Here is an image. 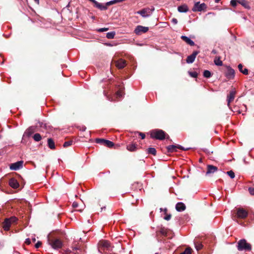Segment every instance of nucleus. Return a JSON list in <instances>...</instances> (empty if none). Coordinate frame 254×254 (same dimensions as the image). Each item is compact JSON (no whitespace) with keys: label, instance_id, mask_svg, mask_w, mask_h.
<instances>
[{"label":"nucleus","instance_id":"obj_1","mask_svg":"<svg viewBox=\"0 0 254 254\" xmlns=\"http://www.w3.org/2000/svg\"><path fill=\"white\" fill-rule=\"evenodd\" d=\"M48 243L55 250L61 249L64 245L63 241L57 237L55 233L48 235Z\"/></svg>","mask_w":254,"mask_h":254},{"label":"nucleus","instance_id":"obj_2","mask_svg":"<svg viewBox=\"0 0 254 254\" xmlns=\"http://www.w3.org/2000/svg\"><path fill=\"white\" fill-rule=\"evenodd\" d=\"M151 138L160 140H163L165 138L170 139L169 135L162 129H155L150 131Z\"/></svg>","mask_w":254,"mask_h":254},{"label":"nucleus","instance_id":"obj_3","mask_svg":"<svg viewBox=\"0 0 254 254\" xmlns=\"http://www.w3.org/2000/svg\"><path fill=\"white\" fill-rule=\"evenodd\" d=\"M18 218L15 216H11L9 218L4 219V221L2 223V227L5 231L9 230L10 226L12 224H16Z\"/></svg>","mask_w":254,"mask_h":254},{"label":"nucleus","instance_id":"obj_4","mask_svg":"<svg viewBox=\"0 0 254 254\" xmlns=\"http://www.w3.org/2000/svg\"><path fill=\"white\" fill-rule=\"evenodd\" d=\"M237 249L239 251L249 252L252 250V246L245 239L240 240L237 243Z\"/></svg>","mask_w":254,"mask_h":254},{"label":"nucleus","instance_id":"obj_5","mask_svg":"<svg viewBox=\"0 0 254 254\" xmlns=\"http://www.w3.org/2000/svg\"><path fill=\"white\" fill-rule=\"evenodd\" d=\"M236 212L235 216L233 217V220L236 218L245 219L248 215V211L243 208H238L236 209Z\"/></svg>","mask_w":254,"mask_h":254},{"label":"nucleus","instance_id":"obj_6","mask_svg":"<svg viewBox=\"0 0 254 254\" xmlns=\"http://www.w3.org/2000/svg\"><path fill=\"white\" fill-rule=\"evenodd\" d=\"M154 9L155 8L154 7H152L151 8H145L140 10L137 11L136 13L140 14L144 18H146L150 16L154 11Z\"/></svg>","mask_w":254,"mask_h":254},{"label":"nucleus","instance_id":"obj_7","mask_svg":"<svg viewBox=\"0 0 254 254\" xmlns=\"http://www.w3.org/2000/svg\"><path fill=\"white\" fill-rule=\"evenodd\" d=\"M167 153H172L175 152H177V149H181L183 150H187L188 149H185L184 147L180 145H171L167 146L166 147Z\"/></svg>","mask_w":254,"mask_h":254},{"label":"nucleus","instance_id":"obj_8","mask_svg":"<svg viewBox=\"0 0 254 254\" xmlns=\"http://www.w3.org/2000/svg\"><path fill=\"white\" fill-rule=\"evenodd\" d=\"M149 30L148 27H145L141 25L137 26L134 32L136 35H140L142 33H144L147 32Z\"/></svg>","mask_w":254,"mask_h":254},{"label":"nucleus","instance_id":"obj_9","mask_svg":"<svg viewBox=\"0 0 254 254\" xmlns=\"http://www.w3.org/2000/svg\"><path fill=\"white\" fill-rule=\"evenodd\" d=\"M206 7V4L204 3L200 4L199 2H196L194 3V6L192 10L193 11H201Z\"/></svg>","mask_w":254,"mask_h":254},{"label":"nucleus","instance_id":"obj_10","mask_svg":"<svg viewBox=\"0 0 254 254\" xmlns=\"http://www.w3.org/2000/svg\"><path fill=\"white\" fill-rule=\"evenodd\" d=\"M23 164V161H17L15 163L11 164L9 166V168L11 170H17L22 167Z\"/></svg>","mask_w":254,"mask_h":254},{"label":"nucleus","instance_id":"obj_11","mask_svg":"<svg viewBox=\"0 0 254 254\" xmlns=\"http://www.w3.org/2000/svg\"><path fill=\"white\" fill-rule=\"evenodd\" d=\"M198 53H199V51H194L191 55L187 57V58L186 59V62L188 64L192 63L194 61V60L196 58V57L198 55Z\"/></svg>","mask_w":254,"mask_h":254},{"label":"nucleus","instance_id":"obj_12","mask_svg":"<svg viewBox=\"0 0 254 254\" xmlns=\"http://www.w3.org/2000/svg\"><path fill=\"white\" fill-rule=\"evenodd\" d=\"M8 184L12 188L14 189H16L19 187V183L15 179L13 178L9 179Z\"/></svg>","mask_w":254,"mask_h":254},{"label":"nucleus","instance_id":"obj_13","mask_svg":"<svg viewBox=\"0 0 254 254\" xmlns=\"http://www.w3.org/2000/svg\"><path fill=\"white\" fill-rule=\"evenodd\" d=\"M169 232V230L165 228V227H161L159 231L156 232L157 235H161L164 237H167L168 234Z\"/></svg>","mask_w":254,"mask_h":254},{"label":"nucleus","instance_id":"obj_14","mask_svg":"<svg viewBox=\"0 0 254 254\" xmlns=\"http://www.w3.org/2000/svg\"><path fill=\"white\" fill-rule=\"evenodd\" d=\"M235 94V90H232L230 92L229 94L227 96V105L228 106H229L230 103L234 99Z\"/></svg>","mask_w":254,"mask_h":254},{"label":"nucleus","instance_id":"obj_15","mask_svg":"<svg viewBox=\"0 0 254 254\" xmlns=\"http://www.w3.org/2000/svg\"><path fill=\"white\" fill-rule=\"evenodd\" d=\"M225 75L228 79L233 78L235 76V70L231 67H228Z\"/></svg>","mask_w":254,"mask_h":254},{"label":"nucleus","instance_id":"obj_16","mask_svg":"<svg viewBox=\"0 0 254 254\" xmlns=\"http://www.w3.org/2000/svg\"><path fill=\"white\" fill-rule=\"evenodd\" d=\"M218 170V168L212 165H208L207 166L206 174L213 173Z\"/></svg>","mask_w":254,"mask_h":254},{"label":"nucleus","instance_id":"obj_17","mask_svg":"<svg viewBox=\"0 0 254 254\" xmlns=\"http://www.w3.org/2000/svg\"><path fill=\"white\" fill-rule=\"evenodd\" d=\"M126 65V62L123 59H120L116 62V65L119 68H123Z\"/></svg>","mask_w":254,"mask_h":254},{"label":"nucleus","instance_id":"obj_18","mask_svg":"<svg viewBox=\"0 0 254 254\" xmlns=\"http://www.w3.org/2000/svg\"><path fill=\"white\" fill-rule=\"evenodd\" d=\"M185 204L183 202H178L176 205V209L178 211H182L186 209Z\"/></svg>","mask_w":254,"mask_h":254},{"label":"nucleus","instance_id":"obj_19","mask_svg":"<svg viewBox=\"0 0 254 254\" xmlns=\"http://www.w3.org/2000/svg\"><path fill=\"white\" fill-rule=\"evenodd\" d=\"M178 10L180 12H187L189 11V8L187 4H184L178 7Z\"/></svg>","mask_w":254,"mask_h":254},{"label":"nucleus","instance_id":"obj_20","mask_svg":"<svg viewBox=\"0 0 254 254\" xmlns=\"http://www.w3.org/2000/svg\"><path fill=\"white\" fill-rule=\"evenodd\" d=\"M94 4V6H95L96 8L99 9L101 10H105L107 9V7H106V5H105V4L99 3L97 1H96L95 3Z\"/></svg>","mask_w":254,"mask_h":254},{"label":"nucleus","instance_id":"obj_21","mask_svg":"<svg viewBox=\"0 0 254 254\" xmlns=\"http://www.w3.org/2000/svg\"><path fill=\"white\" fill-rule=\"evenodd\" d=\"M181 38L185 41L187 44H189L190 46H194V42L191 40L190 38L186 36H182Z\"/></svg>","mask_w":254,"mask_h":254},{"label":"nucleus","instance_id":"obj_22","mask_svg":"<svg viewBox=\"0 0 254 254\" xmlns=\"http://www.w3.org/2000/svg\"><path fill=\"white\" fill-rule=\"evenodd\" d=\"M127 148L129 151H135L137 149V145L135 144H129L127 145Z\"/></svg>","mask_w":254,"mask_h":254},{"label":"nucleus","instance_id":"obj_23","mask_svg":"<svg viewBox=\"0 0 254 254\" xmlns=\"http://www.w3.org/2000/svg\"><path fill=\"white\" fill-rule=\"evenodd\" d=\"M48 147L51 149H55V142L52 138H50L48 139Z\"/></svg>","mask_w":254,"mask_h":254},{"label":"nucleus","instance_id":"obj_24","mask_svg":"<svg viewBox=\"0 0 254 254\" xmlns=\"http://www.w3.org/2000/svg\"><path fill=\"white\" fill-rule=\"evenodd\" d=\"M238 69L240 72L245 75L248 74V69L246 68L243 69V66L241 64H240L238 66Z\"/></svg>","mask_w":254,"mask_h":254},{"label":"nucleus","instance_id":"obj_25","mask_svg":"<svg viewBox=\"0 0 254 254\" xmlns=\"http://www.w3.org/2000/svg\"><path fill=\"white\" fill-rule=\"evenodd\" d=\"M100 245L106 248H108L110 247V243L108 241L103 240L100 242Z\"/></svg>","mask_w":254,"mask_h":254},{"label":"nucleus","instance_id":"obj_26","mask_svg":"<svg viewBox=\"0 0 254 254\" xmlns=\"http://www.w3.org/2000/svg\"><path fill=\"white\" fill-rule=\"evenodd\" d=\"M238 2L247 9H250L248 2L245 0H239Z\"/></svg>","mask_w":254,"mask_h":254},{"label":"nucleus","instance_id":"obj_27","mask_svg":"<svg viewBox=\"0 0 254 254\" xmlns=\"http://www.w3.org/2000/svg\"><path fill=\"white\" fill-rule=\"evenodd\" d=\"M194 245H195V249H196V250L197 251L200 250L202 248V247H203V245L199 241H195L194 242Z\"/></svg>","mask_w":254,"mask_h":254},{"label":"nucleus","instance_id":"obj_28","mask_svg":"<svg viewBox=\"0 0 254 254\" xmlns=\"http://www.w3.org/2000/svg\"><path fill=\"white\" fill-rule=\"evenodd\" d=\"M214 62L215 64L218 66H221L223 64L222 61L220 60V57H216L214 59Z\"/></svg>","mask_w":254,"mask_h":254},{"label":"nucleus","instance_id":"obj_29","mask_svg":"<svg viewBox=\"0 0 254 254\" xmlns=\"http://www.w3.org/2000/svg\"><path fill=\"white\" fill-rule=\"evenodd\" d=\"M147 152L148 154H150L155 156L156 155V150L155 148L149 147L147 149Z\"/></svg>","mask_w":254,"mask_h":254},{"label":"nucleus","instance_id":"obj_30","mask_svg":"<svg viewBox=\"0 0 254 254\" xmlns=\"http://www.w3.org/2000/svg\"><path fill=\"white\" fill-rule=\"evenodd\" d=\"M104 145L107 146L108 147H112L114 145V143L110 140L105 139L104 140Z\"/></svg>","mask_w":254,"mask_h":254},{"label":"nucleus","instance_id":"obj_31","mask_svg":"<svg viewBox=\"0 0 254 254\" xmlns=\"http://www.w3.org/2000/svg\"><path fill=\"white\" fill-rule=\"evenodd\" d=\"M115 34H116V33L114 31L108 32L106 34V37L108 39H113L115 37Z\"/></svg>","mask_w":254,"mask_h":254},{"label":"nucleus","instance_id":"obj_32","mask_svg":"<svg viewBox=\"0 0 254 254\" xmlns=\"http://www.w3.org/2000/svg\"><path fill=\"white\" fill-rule=\"evenodd\" d=\"M33 138L35 141H39L41 139V136L39 133H37L33 135Z\"/></svg>","mask_w":254,"mask_h":254},{"label":"nucleus","instance_id":"obj_33","mask_svg":"<svg viewBox=\"0 0 254 254\" xmlns=\"http://www.w3.org/2000/svg\"><path fill=\"white\" fill-rule=\"evenodd\" d=\"M203 76L206 78H209L211 76V73L209 70H205L203 72Z\"/></svg>","mask_w":254,"mask_h":254},{"label":"nucleus","instance_id":"obj_34","mask_svg":"<svg viewBox=\"0 0 254 254\" xmlns=\"http://www.w3.org/2000/svg\"><path fill=\"white\" fill-rule=\"evenodd\" d=\"M73 143V141L72 140H69V141H65L64 142V144H63V146L64 147H67L69 146H71Z\"/></svg>","mask_w":254,"mask_h":254},{"label":"nucleus","instance_id":"obj_35","mask_svg":"<svg viewBox=\"0 0 254 254\" xmlns=\"http://www.w3.org/2000/svg\"><path fill=\"white\" fill-rule=\"evenodd\" d=\"M192 249L189 247L186 249L185 251L180 254H191Z\"/></svg>","mask_w":254,"mask_h":254},{"label":"nucleus","instance_id":"obj_36","mask_svg":"<svg viewBox=\"0 0 254 254\" xmlns=\"http://www.w3.org/2000/svg\"><path fill=\"white\" fill-rule=\"evenodd\" d=\"M33 132L34 131L31 129V128H28L26 129L24 134L25 135L29 136L32 133H33Z\"/></svg>","mask_w":254,"mask_h":254},{"label":"nucleus","instance_id":"obj_37","mask_svg":"<svg viewBox=\"0 0 254 254\" xmlns=\"http://www.w3.org/2000/svg\"><path fill=\"white\" fill-rule=\"evenodd\" d=\"M104 140H105V139H103V138H96L95 139V141L97 143L101 144L102 145L104 144V142H105Z\"/></svg>","mask_w":254,"mask_h":254},{"label":"nucleus","instance_id":"obj_38","mask_svg":"<svg viewBox=\"0 0 254 254\" xmlns=\"http://www.w3.org/2000/svg\"><path fill=\"white\" fill-rule=\"evenodd\" d=\"M47 125L46 123H44V122H39L38 123V124L36 125V127H47Z\"/></svg>","mask_w":254,"mask_h":254},{"label":"nucleus","instance_id":"obj_39","mask_svg":"<svg viewBox=\"0 0 254 254\" xmlns=\"http://www.w3.org/2000/svg\"><path fill=\"white\" fill-rule=\"evenodd\" d=\"M227 174L230 176V177L231 178V179H233L235 178V173L234 172L231 170V171H228L227 172Z\"/></svg>","mask_w":254,"mask_h":254},{"label":"nucleus","instance_id":"obj_40","mask_svg":"<svg viewBox=\"0 0 254 254\" xmlns=\"http://www.w3.org/2000/svg\"><path fill=\"white\" fill-rule=\"evenodd\" d=\"M189 73L190 75L192 77L195 78L197 76V73L195 71H193V72L189 71Z\"/></svg>","mask_w":254,"mask_h":254},{"label":"nucleus","instance_id":"obj_41","mask_svg":"<svg viewBox=\"0 0 254 254\" xmlns=\"http://www.w3.org/2000/svg\"><path fill=\"white\" fill-rule=\"evenodd\" d=\"M123 92L121 91H118L116 93V96L117 97H122L123 96Z\"/></svg>","mask_w":254,"mask_h":254},{"label":"nucleus","instance_id":"obj_42","mask_svg":"<svg viewBox=\"0 0 254 254\" xmlns=\"http://www.w3.org/2000/svg\"><path fill=\"white\" fill-rule=\"evenodd\" d=\"M171 216H172V215L171 214H166V216L164 217V219L168 221L171 219Z\"/></svg>","mask_w":254,"mask_h":254},{"label":"nucleus","instance_id":"obj_43","mask_svg":"<svg viewBox=\"0 0 254 254\" xmlns=\"http://www.w3.org/2000/svg\"><path fill=\"white\" fill-rule=\"evenodd\" d=\"M114 0H111L110 1H108L107 2H106L105 5H106V7H107L109 5H110L111 4H115V2H114Z\"/></svg>","mask_w":254,"mask_h":254},{"label":"nucleus","instance_id":"obj_44","mask_svg":"<svg viewBox=\"0 0 254 254\" xmlns=\"http://www.w3.org/2000/svg\"><path fill=\"white\" fill-rule=\"evenodd\" d=\"M109 30L108 28H102L98 29V31L100 32H102L104 31H107Z\"/></svg>","mask_w":254,"mask_h":254},{"label":"nucleus","instance_id":"obj_45","mask_svg":"<svg viewBox=\"0 0 254 254\" xmlns=\"http://www.w3.org/2000/svg\"><path fill=\"white\" fill-rule=\"evenodd\" d=\"M249 191L251 195H254V188H249Z\"/></svg>","mask_w":254,"mask_h":254},{"label":"nucleus","instance_id":"obj_46","mask_svg":"<svg viewBox=\"0 0 254 254\" xmlns=\"http://www.w3.org/2000/svg\"><path fill=\"white\" fill-rule=\"evenodd\" d=\"M42 245V242L38 241L35 245L36 248H39Z\"/></svg>","mask_w":254,"mask_h":254},{"label":"nucleus","instance_id":"obj_47","mask_svg":"<svg viewBox=\"0 0 254 254\" xmlns=\"http://www.w3.org/2000/svg\"><path fill=\"white\" fill-rule=\"evenodd\" d=\"M230 3L233 6H236L237 5V2L235 0H232Z\"/></svg>","mask_w":254,"mask_h":254},{"label":"nucleus","instance_id":"obj_48","mask_svg":"<svg viewBox=\"0 0 254 254\" xmlns=\"http://www.w3.org/2000/svg\"><path fill=\"white\" fill-rule=\"evenodd\" d=\"M139 135L141 136L142 139H144L145 137V134L142 132H138Z\"/></svg>","mask_w":254,"mask_h":254},{"label":"nucleus","instance_id":"obj_49","mask_svg":"<svg viewBox=\"0 0 254 254\" xmlns=\"http://www.w3.org/2000/svg\"><path fill=\"white\" fill-rule=\"evenodd\" d=\"M172 22L174 24H177L178 23V20L176 18H173L172 19Z\"/></svg>","mask_w":254,"mask_h":254},{"label":"nucleus","instance_id":"obj_50","mask_svg":"<svg viewBox=\"0 0 254 254\" xmlns=\"http://www.w3.org/2000/svg\"><path fill=\"white\" fill-rule=\"evenodd\" d=\"M78 203L76 202H73L72 203V207L74 208H76L78 207Z\"/></svg>","mask_w":254,"mask_h":254},{"label":"nucleus","instance_id":"obj_51","mask_svg":"<svg viewBox=\"0 0 254 254\" xmlns=\"http://www.w3.org/2000/svg\"><path fill=\"white\" fill-rule=\"evenodd\" d=\"M25 244H26L27 245H29V244H30V243H31V241H30V239H29V238L26 239V240H25Z\"/></svg>","mask_w":254,"mask_h":254},{"label":"nucleus","instance_id":"obj_52","mask_svg":"<svg viewBox=\"0 0 254 254\" xmlns=\"http://www.w3.org/2000/svg\"><path fill=\"white\" fill-rule=\"evenodd\" d=\"M115 1V3H118V2H121L125 1V0H114Z\"/></svg>","mask_w":254,"mask_h":254},{"label":"nucleus","instance_id":"obj_53","mask_svg":"<svg viewBox=\"0 0 254 254\" xmlns=\"http://www.w3.org/2000/svg\"><path fill=\"white\" fill-rule=\"evenodd\" d=\"M211 53H212V54H217V51H216V50L213 49V50L212 51Z\"/></svg>","mask_w":254,"mask_h":254},{"label":"nucleus","instance_id":"obj_54","mask_svg":"<svg viewBox=\"0 0 254 254\" xmlns=\"http://www.w3.org/2000/svg\"><path fill=\"white\" fill-rule=\"evenodd\" d=\"M64 253L66 254H69V253H71V251L70 250H67L65 251Z\"/></svg>","mask_w":254,"mask_h":254},{"label":"nucleus","instance_id":"obj_55","mask_svg":"<svg viewBox=\"0 0 254 254\" xmlns=\"http://www.w3.org/2000/svg\"><path fill=\"white\" fill-rule=\"evenodd\" d=\"M79 250V249L77 247H74L72 249V251L74 252V251H76V250Z\"/></svg>","mask_w":254,"mask_h":254},{"label":"nucleus","instance_id":"obj_56","mask_svg":"<svg viewBox=\"0 0 254 254\" xmlns=\"http://www.w3.org/2000/svg\"><path fill=\"white\" fill-rule=\"evenodd\" d=\"M85 129H86V128H84V127L80 128V130L82 132H83L85 130Z\"/></svg>","mask_w":254,"mask_h":254},{"label":"nucleus","instance_id":"obj_57","mask_svg":"<svg viewBox=\"0 0 254 254\" xmlns=\"http://www.w3.org/2000/svg\"><path fill=\"white\" fill-rule=\"evenodd\" d=\"M163 211L164 212V213H165V215L166 214H167V208H164Z\"/></svg>","mask_w":254,"mask_h":254},{"label":"nucleus","instance_id":"obj_58","mask_svg":"<svg viewBox=\"0 0 254 254\" xmlns=\"http://www.w3.org/2000/svg\"><path fill=\"white\" fill-rule=\"evenodd\" d=\"M90 1L92 2L94 4L95 3L96 1L95 0H89Z\"/></svg>","mask_w":254,"mask_h":254},{"label":"nucleus","instance_id":"obj_59","mask_svg":"<svg viewBox=\"0 0 254 254\" xmlns=\"http://www.w3.org/2000/svg\"><path fill=\"white\" fill-rule=\"evenodd\" d=\"M34 0V1H35L36 3H37V4H38V3H39V0Z\"/></svg>","mask_w":254,"mask_h":254},{"label":"nucleus","instance_id":"obj_60","mask_svg":"<svg viewBox=\"0 0 254 254\" xmlns=\"http://www.w3.org/2000/svg\"><path fill=\"white\" fill-rule=\"evenodd\" d=\"M220 0H215V2H216V3H218L219 2Z\"/></svg>","mask_w":254,"mask_h":254},{"label":"nucleus","instance_id":"obj_61","mask_svg":"<svg viewBox=\"0 0 254 254\" xmlns=\"http://www.w3.org/2000/svg\"><path fill=\"white\" fill-rule=\"evenodd\" d=\"M73 253L74 254H78V253H77L76 252H75V251H73Z\"/></svg>","mask_w":254,"mask_h":254},{"label":"nucleus","instance_id":"obj_62","mask_svg":"<svg viewBox=\"0 0 254 254\" xmlns=\"http://www.w3.org/2000/svg\"><path fill=\"white\" fill-rule=\"evenodd\" d=\"M160 211H164V209H163V208H161L160 209Z\"/></svg>","mask_w":254,"mask_h":254},{"label":"nucleus","instance_id":"obj_63","mask_svg":"<svg viewBox=\"0 0 254 254\" xmlns=\"http://www.w3.org/2000/svg\"><path fill=\"white\" fill-rule=\"evenodd\" d=\"M32 241H33L34 242H35V241H36V239H35V238L33 239H32Z\"/></svg>","mask_w":254,"mask_h":254},{"label":"nucleus","instance_id":"obj_64","mask_svg":"<svg viewBox=\"0 0 254 254\" xmlns=\"http://www.w3.org/2000/svg\"><path fill=\"white\" fill-rule=\"evenodd\" d=\"M108 99L109 100H110V101H112V99H111L109 97H108Z\"/></svg>","mask_w":254,"mask_h":254}]
</instances>
